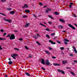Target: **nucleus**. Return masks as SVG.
<instances>
[{
    "mask_svg": "<svg viewBox=\"0 0 77 77\" xmlns=\"http://www.w3.org/2000/svg\"><path fill=\"white\" fill-rule=\"evenodd\" d=\"M15 38V35H14L13 34L11 35L10 37V40H13Z\"/></svg>",
    "mask_w": 77,
    "mask_h": 77,
    "instance_id": "1",
    "label": "nucleus"
},
{
    "mask_svg": "<svg viewBox=\"0 0 77 77\" xmlns=\"http://www.w3.org/2000/svg\"><path fill=\"white\" fill-rule=\"evenodd\" d=\"M3 20L5 21H7V22H9L10 23H12V20H11L6 19L5 17L3 18Z\"/></svg>",
    "mask_w": 77,
    "mask_h": 77,
    "instance_id": "2",
    "label": "nucleus"
},
{
    "mask_svg": "<svg viewBox=\"0 0 77 77\" xmlns=\"http://www.w3.org/2000/svg\"><path fill=\"white\" fill-rule=\"evenodd\" d=\"M11 56L12 58H13V59H15L16 58L15 57H17V56H18V54H13V55H11Z\"/></svg>",
    "mask_w": 77,
    "mask_h": 77,
    "instance_id": "3",
    "label": "nucleus"
},
{
    "mask_svg": "<svg viewBox=\"0 0 77 77\" xmlns=\"http://www.w3.org/2000/svg\"><path fill=\"white\" fill-rule=\"evenodd\" d=\"M68 26L72 29H73V30H75V28L74 26L73 25H72L71 24H69L68 25Z\"/></svg>",
    "mask_w": 77,
    "mask_h": 77,
    "instance_id": "4",
    "label": "nucleus"
},
{
    "mask_svg": "<svg viewBox=\"0 0 77 77\" xmlns=\"http://www.w3.org/2000/svg\"><path fill=\"white\" fill-rule=\"evenodd\" d=\"M51 11V9L50 8H47V10H45V12L46 13H48V11Z\"/></svg>",
    "mask_w": 77,
    "mask_h": 77,
    "instance_id": "5",
    "label": "nucleus"
},
{
    "mask_svg": "<svg viewBox=\"0 0 77 77\" xmlns=\"http://www.w3.org/2000/svg\"><path fill=\"white\" fill-rule=\"evenodd\" d=\"M45 63L46 65H50L51 64V63H50V62L48 61V60H46V61Z\"/></svg>",
    "mask_w": 77,
    "mask_h": 77,
    "instance_id": "6",
    "label": "nucleus"
},
{
    "mask_svg": "<svg viewBox=\"0 0 77 77\" xmlns=\"http://www.w3.org/2000/svg\"><path fill=\"white\" fill-rule=\"evenodd\" d=\"M57 71L59 72H61L63 74H65V72H64V71L63 70H60V69H58Z\"/></svg>",
    "mask_w": 77,
    "mask_h": 77,
    "instance_id": "7",
    "label": "nucleus"
},
{
    "mask_svg": "<svg viewBox=\"0 0 77 77\" xmlns=\"http://www.w3.org/2000/svg\"><path fill=\"white\" fill-rule=\"evenodd\" d=\"M72 48H73L75 53H77V51L76 50V48L74 46H73Z\"/></svg>",
    "mask_w": 77,
    "mask_h": 77,
    "instance_id": "8",
    "label": "nucleus"
},
{
    "mask_svg": "<svg viewBox=\"0 0 77 77\" xmlns=\"http://www.w3.org/2000/svg\"><path fill=\"white\" fill-rule=\"evenodd\" d=\"M67 62H68V61L65 60H63L62 61V63H63V64H66V63H67Z\"/></svg>",
    "mask_w": 77,
    "mask_h": 77,
    "instance_id": "9",
    "label": "nucleus"
},
{
    "mask_svg": "<svg viewBox=\"0 0 77 77\" xmlns=\"http://www.w3.org/2000/svg\"><path fill=\"white\" fill-rule=\"evenodd\" d=\"M49 42H51V43L52 44H56V43H55V42H53V41H52V40H49Z\"/></svg>",
    "mask_w": 77,
    "mask_h": 77,
    "instance_id": "10",
    "label": "nucleus"
},
{
    "mask_svg": "<svg viewBox=\"0 0 77 77\" xmlns=\"http://www.w3.org/2000/svg\"><path fill=\"white\" fill-rule=\"evenodd\" d=\"M45 52L47 54H50V52H48L47 50H45Z\"/></svg>",
    "mask_w": 77,
    "mask_h": 77,
    "instance_id": "11",
    "label": "nucleus"
},
{
    "mask_svg": "<svg viewBox=\"0 0 77 77\" xmlns=\"http://www.w3.org/2000/svg\"><path fill=\"white\" fill-rule=\"evenodd\" d=\"M53 64L55 66H60V64H57V63H54Z\"/></svg>",
    "mask_w": 77,
    "mask_h": 77,
    "instance_id": "12",
    "label": "nucleus"
},
{
    "mask_svg": "<svg viewBox=\"0 0 77 77\" xmlns=\"http://www.w3.org/2000/svg\"><path fill=\"white\" fill-rule=\"evenodd\" d=\"M42 63L43 65H44L45 64V63L44 62V59H42Z\"/></svg>",
    "mask_w": 77,
    "mask_h": 77,
    "instance_id": "13",
    "label": "nucleus"
},
{
    "mask_svg": "<svg viewBox=\"0 0 77 77\" xmlns=\"http://www.w3.org/2000/svg\"><path fill=\"white\" fill-rule=\"evenodd\" d=\"M64 42H69V40H67L66 38H65L63 40Z\"/></svg>",
    "mask_w": 77,
    "mask_h": 77,
    "instance_id": "14",
    "label": "nucleus"
},
{
    "mask_svg": "<svg viewBox=\"0 0 77 77\" xmlns=\"http://www.w3.org/2000/svg\"><path fill=\"white\" fill-rule=\"evenodd\" d=\"M23 8H28V5H27L26 4H25L24 6L23 7Z\"/></svg>",
    "mask_w": 77,
    "mask_h": 77,
    "instance_id": "15",
    "label": "nucleus"
},
{
    "mask_svg": "<svg viewBox=\"0 0 77 77\" xmlns=\"http://www.w3.org/2000/svg\"><path fill=\"white\" fill-rule=\"evenodd\" d=\"M59 20L60 21H61V22H62V23H65V21L63 19H60Z\"/></svg>",
    "mask_w": 77,
    "mask_h": 77,
    "instance_id": "16",
    "label": "nucleus"
},
{
    "mask_svg": "<svg viewBox=\"0 0 77 77\" xmlns=\"http://www.w3.org/2000/svg\"><path fill=\"white\" fill-rule=\"evenodd\" d=\"M14 13L15 12L14 11H12L10 12V14H12V15L14 14Z\"/></svg>",
    "mask_w": 77,
    "mask_h": 77,
    "instance_id": "17",
    "label": "nucleus"
},
{
    "mask_svg": "<svg viewBox=\"0 0 77 77\" xmlns=\"http://www.w3.org/2000/svg\"><path fill=\"white\" fill-rule=\"evenodd\" d=\"M29 23H26L25 25V27H28V26H29Z\"/></svg>",
    "mask_w": 77,
    "mask_h": 77,
    "instance_id": "18",
    "label": "nucleus"
},
{
    "mask_svg": "<svg viewBox=\"0 0 77 77\" xmlns=\"http://www.w3.org/2000/svg\"><path fill=\"white\" fill-rule=\"evenodd\" d=\"M58 28L59 29H60V28L61 29H62L63 28V26L62 25L59 26H58Z\"/></svg>",
    "mask_w": 77,
    "mask_h": 77,
    "instance_id": "19",
    "label": "nucleus"
},
{
    "mask_svg": "<svg viewBox=\"0 0 77 77\" xmlns=\"http://www.w3.org/2000/svg\"><path fill=\"white\" fill-rule=\"evenodd\" d=\"M26 13H29L30 12V11L28 10L25 11Z\"/></svg>",
    "mask_w": 77,
    "mask_h": 77,
    "instance_id": "20",
    "label": "nucleus"
},
{
    "mask_svg": "<svg viewBox=\"0 0 77 77\" xmlns=\"http://www.w3.org/2000/svg\"><path fill=\"white\" fill-rule=\"evenodd\" d=\"M5 40L6 39V38H1L0 37V40L1 41H3V40Z\"/></svg>",
    "mask_w": 77,
    "mask_h": 77,
    "instance_id": "21",
    "label": "nucleus"
},
{
    "mask_svg": "<svg viewBox=\"0 0 77 77\" xmlns=\"http://www.w3.org/2000/svg\"><path fill=\"white\" fill-rule=\"evenodd\" d=\"M25 74L26 75H27L28 76H30V75L28 72L26 73Z\"/></svg>",
    "mask_w": 77,
    "mask_h": 77,
    "instance_id": "22",
    "label": "nucleus"
},
{
    "mask_svg": "<svg viewBox=\"0 0 77 77\" xmlns=\"http://www.w3.org/2000/svg\"><path fill=\"white\" fill-rule=\"evenodd\" d=\"M8 64L9 65H11V64H12V62L11 61H10L8 62Z\"/></svg>",
    "mask_w": 77,
    "mask_h": 77,
    "instance_id": "23",
    "label": "nucleus"
},
{
    "mask_svg": "<svg viewBox=\"0 0 77 77\" xmlns=\"http://www.w3.org/2000/svg\"><path fill=\"white\" fill-rule=\"evenodd\" d=\"M54 14H55L56 15H59V13L58 12H55L54 13Z\"/></svg>",
    "mask_w": 77,
    "mask_h": 77,
    "instance_id": "24",
    "label": "nucleus"
},
{
    "mask_svg": "<svg viewBox=\"0 0 77 77\" xmlns=\"http://www.w3.org/2000/svg\"><path fill=\"white\" fill-rule=\"evenodd\" d=\"M33 38H35V39H38V37L36 36V35H35L33 37Z\"/></svg>",
    "mask_w": 77,
    "mask_h": 77,
    "instance_id": "25",
    "label": "nucleus"
},
{
    "mask_svg": "<svg viewBox=\"0 0 77 77\" xmlns=\"http://www.w3.org/2000/svg\"><path fill=\"white\" fill-rule=\"evenodd\" d=\"M71 74H72V75H75V73H74V72H71Z\"/></svg>",
    "mask_w": 77,
    "mask_h": 77,
    "instance_id": "26",
    "label": "nucleus"
},
{
    "mask_svg": "<svg viewBox=\"0 0 77 77\" xmlns=\"http://www.w3.org/2000/svg\"><path fill=\"white\" fill-rule=\"evenodd\" d=\"M27 16L26 15L23 16V18H27Z\"/></svg>",
    "mask_w": 77,
    "mask_h": 77,
    "instance_id": "27",
    "label": "nucleus"
},
{
    "mask_svg": "<svg viewBox=\"0 0 77 77\" xmlns=\"http://www.w3.org/2000/svg\"><path fill=\"white\" fill-rule=\"evenodd\" d=\"M64 47H62L60 48V49L61 50H64Z\"/></svg>",
    "mask_w": 77,
    "mask_h": 77,
    "instance_id": "28",
    "label": "nucleus"
},
{
    "mask_svg": "<svg viewBox=\"0 0 77 77\" xmlns=\"http://www.w3.org/2000/svg\"><path fill=\"white\" fill-rule=\"evenodd\" d=\"M12 10V8H7V10L8 11H11Z\"/></svg>",
    "mask_w": 77,
    "mask_h": 77,
    "instance_id": "29",
    "label": "nucleus"
},
{
    "mask_svg": "<svg viewBox=\"0 0 77 77\" xmlns=\"http://www.w3.org/2000/svg\"><path fill=\"white\" fill-rule=\"evenodd\" d=\"M14 49L15 50H17L18 51H20V49H19L14 48Z\"/></svg>",
    "mask_w": 77,
    "mask_h": 77,
    "instance_id": "30",
    "label": "nucleus"
},
{
    "mask_svg": "<svg viewBox=\"0 0 77 77\" xmlns=\"http://www.w3.org/2000/svg\"><path fill=\"white\" fill-rule=\"evenodd\" d=\"M49 18H50L51 19H52V20H53V19H54V18H53L52 17V16H51V15L49 16Z\"/></svg>",
    "mask_w": 77,
    "mask_h": 77,
    "instance_id": "31",
    "label": "nucleus"
},
{
    "mask_svg": "<svg viewBox=\"0 0 77 77\" xmlns=\"http://www.w3.org/2000/svg\"><path fill=\"white\" fill-rule=\"evenodd\" d=\"M48 48H49V49H48L49 50H53V48H50V47H49Z\"/></svg>",
    "mask_w": 77,
    "mask_h": 77,
    "instance_id": "32",
    "label": "nucleus"
},
{
    "mask_svg": "<svg viewBox=\"0 0 77 77\" xmlns=\"http://www.w3.org/2000/svg\"><path fill=\"white\" fill-rule=\"evenodd\" d=\"M40 25H41V26H44V27H46V26H45L43 25V24L41 23H40Z\"/></svg>",
    "mask_w": 77,
    "mask_h": 77,
    "instance_id": "33",
    "label": "nucleus"
},
{
    "mask_svg": "<svg viewBox=\"0 0 77 77\" xmlns=\"http://www.w3.org/2000/svg\"><path fill=\"white\" fill-rule=\"evenodd\" d=\"M2 2H5L6 0H1Z\"/></svg>",
    "mask_w": 77,
    "mask_h": 77,
    "instance_id": "34",
    "label": "nucleus"
},
{
    "mask_svg": "<svg viewBox=\"0 0 77 77\" xmlns=\"http://www.w3.org/2000/svg\"><path fill=\"white\" fill-rule=\"evenodd\" d=\"M39 5L40 6H43V5L42 4L41 2H40L39 3Z\"/></svg>",
    "mask_w": 77,
    "mask_h": 77,
    "instance_id": "35",
    "label": "nucleus"
},
{
    "mask_svg": "<svg viewBox=\"0 0 77 77\" xmlns=\"http://www.w3.org/2000/svg\"><path fill=\"white\" fill-rule=\"evenodd\" d=\"M45 30H46L47 31H50V29H45Z\"/></svg>",
    "mask_w": 77,
    "mask_h": 77,
    "instance_id": "36",
    "label": "nucleus"
},
{
    "mask_svg": "<svg viewBox=\"0 0 77 77\" xmlns=\"http://www.w3.org/2000/svg\"><path fill=\"white\" fill-rule=\"evenodd\" d=\"M37 44H38V45H41V44H39V42H36Z\"/></svg>",
    "mask_w": 77,
    "mask_h": 77,
    "instance_id": "37",
    "label": "nucleus"
},
{
    "mask_svg": "<svg viewBox=\"0 0 77 77\" xmlns=\"http://www.w3.org/2000/svg\"><path fill=\"white\" fill-rule=\"evenodd\" d=\"M46 37H47V38H50V36H49V35H46Z\"/></svg>",
    "mask_w": 77,
    "mask_h": 77,
    "instance_id": "38",
    "label": "nucleus"
},
{
    "mask_svg": "<svg viewBox=\"0 0 77 77\" xmlns=\"http://www.w3.org/2000/svg\"><path fill=\"white\" fill-rule=\"evenodd\" d=\"M32 55H30L29 56V57L30 58H32Z\"/></svg>",
    "mask_w": 77,
    "mask_h": 77,
    "instance_id": "39",
    "label": "nucleus"
},
{
    "mask_svg": "<svg viewBox=\"0 0 77 77\" xmlns=\"http://www.w3.org/2000/svg\"><path fill=\"white\" fill-rule=\"evenodd\" d=\"M64 42V44H66V45H67V44H68V43H67V42Z\"/></svg>",
    "mask_w": 77,
    "mask_h": 77,
    "instance_id": "40",
    "label": "nucleus"
},
{
    "mask_svg": "<svg viewBox=\"0 0 77 77\" xmlns=\"http://www.w3.org/2000/svg\"><path fill=\"white\" fill-rule=\"evenodd\" d=\"M48 23H49V24H52V23H51V22H48Z\"/></svg>",
    "mask_w": 77,
    "mask_h": 77,
    "instance_id": "41",
    "label": "nucleus"
},
{
    "mask_svg": "<svg viewBox=\"0 0 77 77\" xmlns=\"http://www.w3.org/2000/svg\"><path fill=\"white\" fill-rule=\"evenodd\" d=\"M54 33H53L52 34H51V36H54Z\"/></svg>",
    "mask_w": 77,
    "mask_h": 77,
    "instance_id": "42",
    "label": "nucleus"
},
{
    "mask_svg": "<svg viewBox=\"0 0 77 77\" xmlns=\"http://www.w3.org/2000/svg\"><path fill=\"white\" fill-rule=\"evenodd\" d=\"M52 58L53 59H56V57L53 56L52 57Z\"/></svg>",
    "mask_w": 77,
    "mask_h": 77,
    "instance_id": "43",
    "label": "nucleus"
},
{
    "mask_svg": "<svg viewBox=\"0 0 77 77\" xmlns=\"http://www.w3.org/2000/svg\"><path fill=\"white\" fill-rule=\"evenodd\" d=\"M19 40L20 41H23V39L21 38H19Z\"/></svg>",
    "mask_w": 77,
    "mask_h": 77,
    "instance_id": "44",
    "label": "nucleus"
},
{
    "mask_svg": "<svg viewBox=\"0 0 77 77\" xmlns=\"http://www.w3.org/2000/svg\"><path fill=\"white\" fill-rule=\"evenodd\" d=\"M37 36H38V37H39L40 36V35H39V34H38V33H37Z\"/></svg>",
    "mask_w": 77,
    "mask_h": 77,
    "instance_id": "45",
    "label": "nucleus"
},
{
    "mask_svg": "<svg viewBox=\"0 0 77 77\" xmlns=\"http://www.w3.org/2000/svg\"><path fill=\"white\" fill-rule=\"evenodd\" d=\"M4 30L3 29H1V32H4Z\"/></svg>",
    "mask_w": 77,
    "mask_h": 77,
    "instance_id": "46",
    "label": "nucleus"
},
{
    "mask_svg": "<svg viewBox=\"0 0 77 77\" xmlns=\"http://www.w3.org/2000/svg\"><path fill=\"white\" fill-rule=\"evenodd\" d=\"M11 36V35L10 34H9L7 35V37H10H10L11 36Z\"/></svg>",
    "mask_w": 77,
    "mask_h": 77,
    "instance_id": "47",
    "label": "nucleus"
},
{
    "mask_svg": "<svg viewBox=\"0 0 77 77\" xmlns=\"http://www.w3.org/2000/svg\"><path fill=\"white\" fill-rule=\"evenodd\" d=\"M25 48H26L27 50L28 49V48H27V47L26 46H25Z\"/></svg>",
    "mask_w": 77,
    "mask_h": 77,
    "instance_id": "48",
    "label": "nucleus"
},
{
    "mask_svg": "<svg viewBox=\"0 0 77 77\" xmlns=\"http://www.w3.org/2000/svg\"><path fill=\"white\" fill-rule=\"evenodd\" d=\"M6 35V33H5L3 35V36H5V35Z\"/></svg>",
    "mask_w": 77,
    "mask_h": 77,
    "instance_id": "49",
    "label": "nucleus"
},
{
    "mask_svg": "<svg viewBox=\"0 0 77 77\" xmlns=\"http://www.w3.org/2000/svg\"><path fill=\"white\" fill-rule=\"evenodd\" d=\"M73 4V3H71L70 4V6H72V5Z\"/></svg>",
    "mask_w": 77,
    "mask_h": 77,
    "instance_id": "50",
    "label": "nucleus"
},
{
    "mask_svg": "<svg viewBox=\"0 0 77 77\" xmlns=\"http://www.w3.org/2000/svg\"><path fill=\"white\" fill-rule=\"evenodd\" d=\"M57 42L59 43V44H60V42L59 41H57Z\"/></svg>",
    "mask_w": 77,
    "mask_h": 77,
    "instance_id": "51",
    "label": "nucleus"
},
{
    "mask_svg": "<svg viewBox=\"0 0 77 77\" xmlns=\"http://www.w3.org/2000/svg\"><path fill=\"white\" fill-rule=\"evenodd\" d=\"M74 62H75V63H77V60H74Z\"/></svg>",
    "mask_w": 77,
    "mask_h": 77,
    "instance_id": "52",
    "label": "nucleus"
},
{
    "mask_svg": "<svg viewBox=\"0 0 77 77\" xmlns=\"http://www.w3.org/2000/svg\"><path fill=\"white\" fill-rule=\"evenodd\" d=\"M42 69H43V70H45V68H44V67H42Z\"/></svg>",
    "mask_w": 77,
    "mask_h": 77,
    "instance_id": "53",
    "label": "nucleus"
},
{
    "mask_svg": "<svg viewBox=\"0 0 77 77\" xmlns=\"http://www.w3.org/2000/svg\"><path fill=\"white\" fill-rule=\"evenodd\" d=\"M3 50V48H2L1 46H0V50Z\"/></svg>",
    "mask_w": 77,
    "mask_h": 77,
    "instance_id": "54",
    "label": "nucleus"
},
{
    "mask_svg": "<svg viewBox=\"0 0 77 77\" xmlns=\"http://www.w3.org/2000/svg\"><path fill=\"white\" fill-rule=\"evenodd\" d=\"M72 6L71 5H69V7L70 8H71Z\"/></svg>",
    "mask_w": 77,
    "mask_h": 77,
    "instance_id": "55",
    "label": "nucleus"
},
{
    "mask_svg": "<svg viewBox=\"0 0 77 77\" xmlns=\"http://www.w3.org/2000/svg\"><path fill=\"white\" fill-rule=\"evenodd\" d=\"M2 14V15H4V16H6V15L4 14Z\"/></svg>",
    "mask_w": 77,
    "mask_h": 77,
    "instance_id": "56",
    "label": "nucleus"
},
{
    "mask_svg": "<svg viewBox=\"0 0 77 77\" xmlns=\"http://www.w3.org/2000/svg\"><path fill=\"white\" fill-rule=\"evenodd\" d=\"M47 7V6H45L43 7V8H46Z\"/></svg>",
    "mask_w": 77,
    "mask_h": 77,
    "instance_id": "57",
    "label": "nucleus"
},
{
    "mask_svg": "<svg viewBox=\"0 0 77 77\" xmlns=\"http://www.w3.org/2000/svg\"><path fill=\"white\" fill-rule=\"evenodd\" d=\"M34 17L36 18H37V17H36V16H35V15H34Z\"/></svg>",
    "mask_w": 77,
    "mask_h": 77,
    "instance_id": "58",
    "label": "nucleus"
},
{
    "mask_svg": "<svg viewBox=\"0 0 77 77\" xmlns=\"http://www.w3.org/2000/svg\"><path fill=\"white\" fill-rule=\"evenodd\" d=\"M5 77H8V75H5Z\"/></svg>",
    "mask_w": 77,
    "mask_h": 77,
    "instance_id": "59",
    "label": "nucleus"
},
{
    "mask_svg": "<svg viewBox=\"0 0 77 77\" xmlns=\"http://www.w3.org/2000/svg\"><path fill=\"white\" fill-rule=\"evenodd\" d=\"M8 60H11V58H8Z\"/></svg>",
    "mask_w": 77,
    "mask_h": 77,
    "instance_id": "60",
    "label": "nucleus"
},
{
    "mask_svg": "<svg viewBox=\"0 0 77 77\" xmlns=\"http://www.w3.org/2000/svg\"><path fill=\"white\" fill-rule=\"evenodd\" d=\"M66 69H70V68H69V67H66Z\"/></svg>",
    "mask_w": 77,
    "mask_h": 77,
    "instance_id": "61",
    "label": "nucleus"
},
{
    "mask_svg": "<svg viewBox=\"0 0 77 77\" xmlns=\"http://www.w3.org/2000/svg\"><path fill=\"white\" fill-rule=\"evenodd\" d=\"M70 56H72V54H70Z\"/></svg>",
    "mask_w": 77,
    "mask_h": 77,
    "instance_id": "62",
    "label": "nucleus"
},
{
    "mask_svg": "<svg viewBox=\"0 0 77 77\" xmlns=\"http://www.w3.org/2000/svg\"><path fill=\"white\" fill-rule=\"evenodd\" d=\"M63 32H64V33H65V32H66L65 31H63Z\"/></svg>",
    "mask_w": 77,
    "mask_h": 77,
    "instance_id": "63",
    "label": "nucleus"
},
{
    "mask_svg": "<svg viewBox=\"0 0 77 77\" xmlns=\"http://www.w3.org/2000/svg\"><path fill=\"white\" fill-rule=\"evenodd\" d=\"M74 17H77V16L75 15L74 16Z\"/></svg>",
    "mask_w": 77,
    "mask_h": 77,
    "instance_id": "64",
    "label": "nucleus"
}]
</instances>
